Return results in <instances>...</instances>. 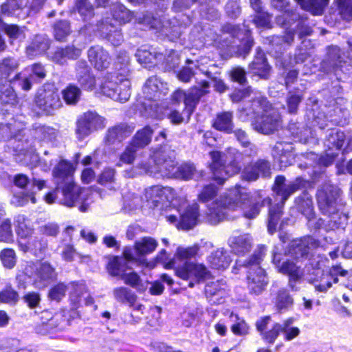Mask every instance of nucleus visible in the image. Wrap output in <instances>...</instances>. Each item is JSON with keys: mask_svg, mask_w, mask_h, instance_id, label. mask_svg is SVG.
Returning a JSON list of instances; mask_svg holds the SVG:
<instances>
[{"mask_svg": "<svg viewBox=\"0 0 352 352\" xmlns=\"http://www.w3.org/2000/svg\"><path fill=\"white\" fill-rule=\"evenodd\" d=\"M333 277L329 273H322L319 279L314 281L315 289L320 292H325L332 285Z\"/></svg>", "mask_w": 352, "mask_h": 352, "instance_id": "64", "label": "nucleus"}, {"mask_svg": "<svg viewBox=\"0 0 352 352\" xmlns=\"http://www.w3.org/2000/svg\"><path fill=\"white\" fill-rule=\"evenodd\" d=\"M250 69L254 71V73L259 76L262 78H267L270 67L266 61L265 54L263 51L258 50L254 60L250 65Z\"/></svg>", "mask_w": 352, "mask_h": 352, "instance_id": "34", "label": "nucleus"}, {"mask_svg": "<svg viewBox=\"0 0 352 352\" xmlns=\"http://www.w3.org/2000/svg\"><path fill=\"white\" fill-rule=\"evenodd\" d=\"M266 250L264 245L258 247L249 261L244 263L245 266L249 267L247 277L248 289L251 294L255 295L261 294L268 284L265 272L259 266Z\"/></svg>", "mask_w": 352, "mask_h": 352, "instance_id": "9", "label": "nucleus"}, {"mask_svg": "<svg viewBox=\"0 0 352 352\" xmlns=\"http://www.w3.org/2000/svg\"><path fill=\"white\" fill-rule=\"evenodd\" d=\"M32 278V285L35 288L44 289L56 278V269L48 261H37L32 263L26 268L27 273Z\"/></svg>", "mask_w": 352, "mask_h": 352, "instance_id": "14", "label": "nucleus"}, {"mask_svg": "<svg viewBox=\"0 0 352 352\" xmlns=\"http://www.w3.org/2000/svg\"><path fill=\"white\" fill-rule=\"evenodd\" d=\"M75 6L84 21H90L94 16V7L89 0H76Z\"/></svg>", "mask_w": 352, "mask_h": 352, "instance_id": "52", "label": "nucleus"}, {"mask_svg": "<svg viewBox=\"0 0 352 352\" xmlns=\"http://www.w3.org/2000/svg\"><path fill=\"white\" fill-rule=\"evenodd\" d=\"M207 261L212 268L223 270L230 265L232 258L228 250L221 248L211 252Z\"/></svg>", "mask_w": 352, "mask_h": 352, "instance_id": "31", "label": "nucleus"}, {"mask_svg": "<svg viewBox=\"0 0 352 352\" xmlns=\"http://www.w3.org/2000/svg\"><path fill=\"white\" fill-rule=\"evenodd\" d=\"M112 19L107 17L97 24V30L101 36L106 38L113 45L118 46L123 41L121 29L111 23Z\"/></svg>", "mask_w": 352, "mask_h": 352, "instance_id": "21", "label": "nucleus"}, {"mask_svg": "<svg viewBox=\"0 0 352 352\" xmlns=\"http://www.w3.org/2000/svg\"><path fill=\"white\" fill-rule=\"evenodd\" d=\"M131 82L126 78L108 76L100 86V92L115 101L126 102L131 96Z\"/></svg>", "mask_w": 352, "mask_h": 352, "instance_id": "11", "label": "nucleus"}, {"mask_svg": "<svg viewBox=\"0 0 352 352\" xmlns=\"http://www.w3.org/2000/svg\"><path fill=\"white\" fill-rule=\"evenodd\" d=\"M88 58L91 63L98 70L107 69L111 63L109 53L101 46L91 47L88 51Z\"/></svg>", "mask_w": 352, "mask_h": 352, "instance_id": "25", "label": "nucleus"}, {"mask_svg": "<svg viewBox=\"0 0 352 352\" xmlns=\"http://www.w3.org/2000/svg\"><path fill=\"white\" fill-rule=\"evenodd\" d=\"M175 153L166 146L152 148L149 158L124 171V176L133 178L144 174L155 177H169L188 180L192 178L195 167L184 163L177 167Z\"/></svg>", "mask_w": 352, "mask_h": 352, "instance_id": "1", "label": "nucleus"}, {"mask_svg": "<svg viewBox=\"0 0 352 352\" xmlns=\"http://www.w3.org/2000/svg\"><path fill=\"white\" fill-rule=\"evenodd\" d=\"M186 63L187 65L182 67L177 74V78L183 82H190L191 78L196 74L195 70L198 69L197 63L187 59Z\"/></svg>", "mask_w": 352, "mask_h": 352, "instance_id": "51", "label": "nucleus"}, {"mask_svg": "<svg viewBox=\"0 0 352 352\" xmlns=\"http://www.w3.org/2000/svg\"><path fill=\"white\" fill-rule=\"evenodd\" d=\"M210 85L207 81H201L199 86H195L184 91L181 89H177L172 95V100L176 102L183 101L185 104V112L188 117L194 111L200 98L209 92Z\"/></svg>", "mask_w": 352, "mask_h": 352, "instance_id": "12", "label": "nucleus"}, {"mask_svg": "<svg viewBox=\"0 0 352 352\" xmlns=\"http://www.w3.org/2000/svg\"><path fill=\"white\" fill-rule=\"evenodd\" d=\"M213 127L226 133H230L233 128L232 113L230 111L218 113L213 122Z\"/></svg>", "mask_w": 352, "mask_h": 352, "instance_id": "42", "label": "nucleus"}, {"mask_svg": "<svg viewBox=\"0 0 352 352\" xmlns=\"http://www.w3.org/2000/svg\"><path fill=\"white\" fill-rule=\"evenodd\" d=\"M228 243L235 254L244 255L252 249V238L248 234L232 236L228 240Z\"/></svg>", "mask_w": 352, "mask_h": 352, "instance_id": "29", "label": "nucleus"}, {"mask_svg": "<svg viewBox=\"0 0 352 352\" xmlns=\"http://www.w3.org/2000/svg\"><path fill=\"white\" fill-rule=\"evenodd\" d=\"M142 92L145 98L156 100L167 94L166 85L156 76H152L146 81Z\"/></svg>", "mask_w": 352, "mask_h": 352, "instance_id": "23", "label": "nucleus"}, {"mask_svg": "<svg viewBox=\"0 0 352 352\" xmlns=\"http://www.w3.org/2000/svg\"><path fill=\"white\" fill-rule=\"evenodd\" d=\"M98 182L101 185L107 186L111 191L116 190V170L113 168H105L98 177Z\"/></svg>", "mask_w": 352, "mask_h": 352, "instance_id": "56", "label": "nucleus"}, {"mask_svg": "<svg viewBox=\"0 0 352 352\" xmlns=\"http://www.w3.org/2000/svg\"><path fill=\"white\" fill-rule=\"evenodd\" d=\"M204 311L201 307H196L185 313L183 316L182 324L186 327H190L195 321L200 320Z\"/></svg>", "mask_w": 352, "mask_h": 352, "instance_id": "62", "label": "nucleus"}, {"mask_svg": "<svg viewBox=\"0 0 352 352\" xmlns=\"http://www.w3.org/2000/svg\"><path fill=\"white\" fill-rule=\"evenodd\" d=\"M72 173V164L65 160L60 161L53 170L54 182L57 186H60L63 183L66 185L67 183L72 182L70 179Z\"/></svg>", "mask_w": 352, "mask_h": 352, "instance_id": "35", "label": "nucleus"}, {"mask_svg": "<svg viewBox=\"0 0 352 352\" xmlns=\"http://www.w3.org/2000/svg\"><path fill=\"white\" fill-rule=\"evenodd\" d=\"M105 126L104 118L95 111H89L79 117L76 122V135L82 140L91 133Z\"/></svg>", "mask_w": 352, "mask_h": 352, "instance_id": "17", "label": "nucleus"}, {"mask_svg": "<svg viewBox=\"0 0 352 352\" xmlns=\"http://www.w3.org/2000/svg\"><path fill=\"white\" fill-rule=\"evenodd\" d=\"M233 322L230 329L232 332L238 336H245L249 333L250 327L243 318H240L237 314L232 313L230 316Z\"/></svg>", "mask_w": 352, "mask_h": 352, "instance_id": "49", "label": "nucleus"}, {"mask_svg": "<svg viewBox=\"0 0 352 352\" xmlns=\"http://www.w3.org/2000/svg\"><path fill=\"white\" fill-rule=\"evenodd\" d=\"M294 39V33L287 31L284 36H272L265 39L264 43L271 46V52L282 54L283 52L292 45Z\"/></svg>", "mask_w": 352, "mask_h": 352, "instance_id": "28", "label": "nucleus"}, {"mask_svg": "<svg viewBox=\"0 0 352 352\" xmlns=\"http://www.w3.org/2000/svg\"><path fill=\"white\" fill-rule=\"evenodd\" d=\"M138 149L129 144L120 154L117 166H121L122 164H131L136 156Z\"/></svg>", "mask_w": 352, "mask_h": 352, "instance_id": "63", "label": "nucleus"}, {"mask_svg": "<svg viewBox=\"0 0 352 352\" xmlns=\"http://www.w3.org/2000/svg\"><path fill=\"white\" fill-rule=\"evenodd\" d=\"M133 131V127L126 124H120L109 128L105 136V142L108 145L120 144L128 138Z\"/></svg>", "mask_w": 352, "mask_h": 352, "instance_id": "26", "label": "nucleus"}, {"mask_svg": "<svg viewBox=\"0 0 352 352\" xmlns=\"http://www.w3.org/2000/svg\"><path fill=\"white\" fill-rule=\"evenodd\" d=\"M294 319L293 318H287L280 323L281 333L283 335L284 340L291 341L297 338L300 333V329L293 325Z\"/></svg>", "mask_w": 352, "mask_h": 352, "instance_id": "50", "label": "nucleus"}, {"mask_svg": "<svg viewBox=\"0 0 352 352\" xmlns=\"http://www.w3.org/2000/svg\"><path fill=\"white\" fill-rule=\"evenodd\" d=\"M327 215L330 219L328 221V225L325 226L326 230H334L343 227L348 220V217L345 214L339 212L338 207L336 211Z\"/></svg>", "mask_w": 352, "mask_h": 352, "instance_id": "55", "label": "nucleus"}, {"mask_svg": "<svg viewBox=\"0 0 352 352\" xmlns=\"http://www.w3.org/2000/svg\"><path fill=\"white\" fill-rule=\"evenodd\" d=\"M62 93L65 101L69 104L77 103L81 96V90L75 85H69Z\"/></svg>", "mask_w": 352, "mask_h": 352, "instance_id": "60", "label": "nucleus"}, {"mask_svg": "<svg viewBox=\"0 0 352 352\" xmlns=\"http://www.w3.org/2000/svg\"><path fill=\"white\" fill-rule=\"evenodd\" d=\"M294 304L293 298L285 289L278 291L276 299V307L279 311L289 309Z\"/></svg>", "mask_w": 352, "mask_h": 352, "instance_id": "54", "label": "nucleus"}, {"mask_svg": "<svg viewBox=\"0 0 352 352\" xmlns=\"http://www.w3.org/2000/svg\"><path fill=\"white\" fill-rule=\"evenodd\" d=\"M152 134L151 129L149 126H145L135 133L130 144L137 149L142 148L150 143Z\"/></svg>", "mask_w": 352, "mask_h": 352, "instance_id": "43", "label": "nucleus"}, {"mask_svg": "<svg viewBox=\"0 0 352 352\" xmlns=\"http://www.w3.org/2000/svg\"><path fill=\"white\" fill-rule=\"evenodd\" d=\"M129 270L128 263L121 256H113L109 258L107 270L111 276L121 278L124 274Z\"/></svg>", "mask_w": 352, "mask_h": 352, "instance_id": "37", "label": "nucleus"}, {"mask_svg": "<svg viewBox=\"0 0 352 352\" xmlns=\"http://www.w3.org/2000/svg\"><path fill=\"white\" fill-rule=\"evenodd\" d=\"M270 163L266 160H259L247 165L243 170L241 176L245 180L255 181L260 175L266 177H270Z\"/></svg>", "mask_w": 352, "mask_h": 352, "instance_id": "22", "label": "nucleus"}, {"mask_svg": "<svg viewBox=\"0 0 352 352\" xmlns=\"http://www.w3.org/2000/svg\"><path fill=\"white\" fill-rule=\"evenodd\" d=\"M302 9L311 12L314 15H321L324 8L328 5L329 0H296Z\"/></svg>", "mask_w": 352, "mask_h": 352, "instance_id": "41", "label": "nucleus"}, {"mask_svg": "<svg viewBox=\"0 0 352 352\" xmlns=\"http://www.w3.org/2000/svg\"><path fill=\"white\" fill-rule=\"evenodd\" d=\"M69 301L72 309H76L82 305L83 298L87 294L86 285L80 282H73L69 284Z\"/></svg>", "mask_w": 352, "mask_h": 352, "instance_id": "36", "label": "nucleus"}, {"mask_svg": "<svg viewBox=\"0 0 352 352\" xmlns=\"http://www.w3.org/2000/svg\"><path fill=\"white\" fill-rule=\"evenodd\" d=\"M239 118L245 122L251 120L254 129L267 135L279 126L280 115L260 94L252 101L251 106L239 110Z\"/></svg>", "mask_w": 352, "mask_h": 352, "instance_id": "4", "label": "nucleus"}, {"mask_svg": "<svg viewBox=\"0 0 352 352\" xmlns=\"http://www.w3.org/2000/svg\"><path fill=\"white\" fill-rule=\"evenodd\" d=\"M296 205L298 210L308 219L311 226L314 217L312 196L307 191H303L296 199Z\"/></svg>", "mask_w": 352, "mask_h": 352, "instance_id": "30", "label": "nucleus"}, {"mask_svg": "<svg viewBox=\"0 0 352 352\" xmlns=\"http://www.w3.org/2000/svg\"><path fill=\"white\" fill-rule=\"evenodd\" d=\"M112 292L113 298L121 303L133 305L136 300L135 294L126 287H117L113 289Z\"/></svg>", "mask_w": 352, "mask_h": 352, "instance_id": "48", "label": "nucleus"}, {"mask_svg": "<svg viewBox=\"0 0 352 352\" xmlns=\"http://www.w3.org/2000/svg\"><path fill=\"white\" fill-rule=\"evenodd\" d=\"M76 72V79L80 86L85 90H93L96 86V79L86 61H78Z\"/></svg>", "mask_w": 352, "mask_h": 352, "instance_id": "24", "label": "nucleus"}, {"mask_svg": "<svg viewBox=\"0 0 352 352\" xmlns=\"http://www.w3.org/2000/svg\"><path fill=\"white\" fill-rule=\"evenodd\" d=\"M292 150V144L285 142H278L274 146L272 155L279 163L280 168H285L292 164L293 160Z\"/></svg>", "mask_w": 352, "mask_h": 352, "instance_id": "27", "label": "nucleus"}, {"mask_svg": "<svg viewBox=\"0 0 352 352\" xmlns=\"http://www.w3.org/2000/svg\"><path fill=\"white\" fill-rule=\"evenodd\" d=\"M0 102L3 104H14L16 95L11 87V80L0 82Z\"/></svg>", "mask_w": 352, "mask_h": 352, "instance_id": "44", "label": "nucleus"}, {"mask_svg": "<svg viewBox=\"0 0 352 352\" xmlns=\"http://www.w3.org/2000/svg\"><path fill=\"white\" fill-rule=\"evenodd\" d=\"M110 10L112 19L119 25L129 23L132 19L135 18L138 23L155 29L162 35L170 37V39L179 37L184 28L176 18L170 19L166 15L156 18L150 13H140L135 15L123 4L118 2L111 5Z\"/></svg>", "mask_w": 352, "mask_h": 352, "instance_id": "3", "label": "nucleus"}, {"mask_svg": "<svg viewBox=\"0 0 352 352\" xmlns=\"http://www.w3.org/2000/svg\"><path fill=\"white\" fill-rule=\"evenodd\" d=\"M121 279L124 280L125 284L135 288L138 291L143 292L146 288L140 276L135 272H128L126 271Z\"/></svg>", "mask_w": 352, "mask_h": 352, "instance_id": "57", "label": "nucleus"}, {"mask_svg": "<svg viewBox=\"0 0 352 352\" xmlns=\"http://www.w3.org/2000/svg\"><path fill=\"white\" fill-rule=\"evenodd\" d=\"M286 179L284 176L279 175L275 179L272 188L276 195L280 197V203L276 206L270 207L269 209L268 231L273 234L282 214V208L286 200L296 191L305 186L306 181L298 177L294 181L285 183Z\"/></svg>", "mask_w": 352, "mask_h": 352, "instance_id": "7", "label": "nucleus"}, {"mask_svg": "<svg viewBox=\"0 0 352 352\" xmlns=\"http://www.w3.org/2000/svg\"><path fill=\"white\" fill-rule=\"evenodd\" d=\"M19 300L18 292L11 286H6L0 292V302L14 305Z\"/></svg>", "mask_w": 352, "mask_h": 352, "instance_id": "61", "label": "nucleus"}, {"mask_svg": "<svg viewBox=\"0 0 352 352\" xmlns=\"http://www.w3.org/2000/svg\"><path fill=\"white\" fill-rule=\"evenodd\" d=\"M19 65V61L13 58H6L0 62V82L8 81L11 73L18 68Z\"/></svg>", "mask_w": 352, "mask_h": 352, "instance_id": "45", "label": "nucleus"}, {"mask_svg": "<svg viewBox=\"0 0 352 352\" xmlns=\"http://www.w3.org/2000/svg\"><path fill=\"white\" fill-rule=\"evenodd\" d=\"M27 0H7L1 6V12L8 16L25 17Z\"/></svg>", "mask_w": 352, "mask_h": 352, "instance_id": "33", "label": "nucleus"}, {"mask_svg": "<svg viewBox=\"0 0 352 352\" xmlns=\"http://www.w3.org/2000/svg\"><path fill=\"white\" fill-rule=\"evenodd\" d=\"M157 246V242L151 237H144L135 243L136 254L142 256L152 253Z\"/></svg>", "mask_w": 352, "mask_h": 352, "instance_id": "47", "label": "nucleus"}, {"mask_svg": "<svg viewBox=\"0 0 352 352\" xmlns=\"http://www.w3.org/2000/svg\"><path fill=\"white\" fill-rule=\"evenodd\" d=\"M63 198L60 204L67 207H74L80 204L79 210L82 212L87 211L89 204L87 202L89 192L82 189L72 182H68L62 188Z\"/></svg>", "mask_w": 352, "mask_h": 352, "instance_id": "16", "label": "nucleus"}, {"mask_svg": "<svg viewBox=\"0 0 352 352\" xmlns=\"http://www.w3.org/2000/svg\"><path fill=\"white\" fill-rule=\"evenodd\" d=\"M50 47V41L44 35H37L32 43L27 47V55L32 58L38 54L45 52Z\"/></svg>", "mask_w": 352, "mask_h": 352, "instance_id": "39", "label": "nucleus"}, {"mask_svg": "<svg viewBox=\"0 0 352 352\" xmlns=\"http://www.w3.org/2000/svg\"><path fill=\"white\" fill-rule=\"evenodd\" d=\"M53 32L57 41H64L71 33L69 23L65 20H60L54 23Z\"/></svg>", "mask_w": 352, "mask_h": 352, "instance_id": "58", "label": "nucleus"}, {"mask_svg": "<svg viewBox=\"0 0 352 352\" xmlns=\"http://www.w3.org/2000/svg\"><path fill=\"white\" fill-rule=\"evenodd\" d=\"M223 34L218 36L214 40V44L219 48L230 47V52L234 51V46L232 45L234 41H231L230 38H237L241 40V44L238 50L240 56H245L250 51L253 45V39L252 38L250 31L245 30L244 32L241 30L238 26L232 24H226L222 28Z\"/></svg>", "mask_w": 352, "mask_h": 352, "instance_id": "10", "label": "nucleus"}, {"mask_svg": "<svg viewBox=\"0 0 352 352\" xmlns=\"http://www.w3.org/2000/svg\"><path fill=\"white\" fill-rule=\"evenodd\" d=\"M341 63L340 48L333 46L328 49L327 58L322 62L321 67L327 73L333 72L337 75Z\"/></svg>", "mask_w": 352, "mask_h": 352, "instance_id": "32", "label": "nucleus"}, {"mask_svg": "<svg viewBox=\"0 0 352 352\" xmlns=\"http://www.w3.org/2000/svg\"><path fill=\"white\" fill-rule=\"evenodd\" d=\"M19 245L24 252H30L36 256L43 253L47 247V241L38 237L31 238L28 242L19 241Z\"/></svg>", "mask_w": 352, "mask_h": 352, "instance_id": "38", "label": "nucleus"}, {"mask_svg": "<svg viewBox=\"0 0 352 352\" xmlns=\"http://www.w3.org/2000/svg\"><path fill=\"white\" fill-rule=\"evenodd\" d=\"M34 130L36 138L41 141H53L57 135L56 130L50 126L36 125Z\"/></svg>", "mask_w": 352, "mask_h": 352, "instance_id": "53", "label": "nucleus"}, {"mask_svg": "<svg viewBox=\"0 0 352 352\" xmlns=\"http://www.w3.org/2000/svg\"><path fill=\"white\" fill-rule=\"evenodd\" d=\"M16 232L20 237V241L30 236L33 233V229L30 225V221L23 216H19L16 219Z\"/></svg>", "mask_w": 352, "mask_h": 352, "instance_id": "59", "label": "nucleus"}, {"mask_svg": "<svg viewBox=\"0 0 352 352\" xmlns=\"http://www.w3.org/2000/svg\"><path fill=\"white\" fill-rule=\"evenodd\" d=\"M36 106L46 114H52L61 107V100L57 91L53 89H40L35 98Z\"/></svg>", "mask_w": 352, "mask_h": 352, "instance_id": "19", "label": "nucleus"}, {"mask_svg": "<svg viewBox=\"0 0 352 352\" xmlns=\"http://www.w3.org/2000/svg\"><path fill=\"white\" fill-rule=\"evenodd\" d=\"M217 191L214 185L210 184L204 186L198 196L200 201L206 204V217L211 224H217L228 216L227 205L229 202V191L217 198Z\"/></svg>", "mask_w": 352, "mask_h": 352, "instance_id": "8", "label": "nucleus"}, {"mask_svg": "<svg viewBox=\"0 0 352 352\" xmlns=\"http://www.w3.org/2000/svg\"><path fill=\"white\" fill-rule=\"evenodd\" d=\"M135 56L140 64L144 65L145 67H151V65L157 63L155 60L160 58L162 54H157L153 48L142 47L138 50Z\"/></svg>", "mask_w": 352, "mask_h": 352, "instance_id": "40", "label": "nucleus"}, {"mask_svg": "<svg viewBox=\"0 0 352 352\" xmlns=\"http://www.w3.org/2000/svg\"><path fill=\"white\" fill-rule=\"evenodd\" d=\"M345 143V135L342 131L331 130L325 142L329 150H340Z\"/></svg>", "mask_w": 352, "mask_h": 352, "instance_id": "46", "label": "nucleus"}, {"mask_svg": "<svg viewBox=\"0 0 352 352\" xmlns=\"http://www.w3.org/2000/svg\"><path fill=\"white\" fill-rule=\"evenodd\" d=\"M318 246V241L312 236H307L297 239L289 243L285 252V254L292 259L281 262L280 254L277 253L275 248L273 250L272 261L280 273L296 278H302L304 275L302 266L307 267L310 265L314 269L319 268V262L313 254V250Z\"/></svg>", "mask_w": 352, "mask_h": 352, "instance_id": "2", "label": "nucleus"}, {"mask_svg": "<svg viewBox=\"0 0 352 352\" xmlns=\"http://www.w3.org/2000/svg\"><path fill=\"white\" fill-rule=\"evenodd\" d=\"M228 199V212L240 210L248 219L255 218L259 214L261 208L270 205L272 201L269 197L262 199L261 195L258 198L250 199L248 190L239 186L229 190Z\"/></svg>", "mask_w": 352, "mask_h": 352, "instance_id": "6", "label": "nucleus"}, {"mask_svg": "<svg viewBox=\"0 0 352 352\" xmlns=\"http://www.w3.org/2000/svg\"><path fill=\"white\" fill-rule=\"evenodd\" d=\"M340 188L330 183L320 186L316 192V199L319 210L324 214H329L337 210Z\"/></svg>", "mask_w": 352, "mask_h": 352, "instance_id": "15", "label": "nucleus"}, {"mask_svg": "<svg viewBox=\"0 0 352 352\" xmlns=\"http://www.w3.org/2000/svg\"><path fill=\"white\" fill-rule=\"evenodd\" d=\"M186 198L179 197L177 200V211L179 214V221L177 216L170 214L166 217L167 221L171 223H177L178 228L183 230H189L193 228L197 222L199 216V206L197 204L186 206Z\"/></svg>", "mask_w": 352, "mask_h": 352, "instance_id": "13", "label": "nucleus"}, {"mask_svg": "<svg viewBox=\"0 0 352 352\" xmlns=\"http://www.w3.org/2000/svg\"><path fill=\"white\" fill-rule=\"evenodd\" d=\"M209 272L202 264L185 263L184 265L176 270L177 275L183 280H189L188 286L192 287L195 283L206 277Z\"/></svg>", "mask_w": 352, "mask_h": 352, "instance_id": "20", "label": "nucleus"}, {"mask_svg": "<svg viewBox=\"0 0 352 352\" xmlns=\"http://www.w3.org/2000/svg\"><path fill=\"white\" fill-rule=\"evenodd\" d=\"M210 155L213 179L219 184L223 183L228 177L238 173L241 168L243 155L236 148H229L226 152L212 151Z\"/></svg>", "mask_w": 352, "mask_h": 352, "instance_id": "5", "label": "nucleus"}, {"mask_svg": "<svg viewBox=\"0 0 352 352\" xmlns=\"http://www.w3.org/2000/svg\"><path fill=\"white\" fill-rule=\"evenodd\" d=\"M144 195L146 201L152 204L151 207L157 206L158 204L165 201L172 203L173 206L177 205L176 193L170 187L153 186L145 189Z\"/></svg>", "mask_w": 352, "mask_h": 352, "instance_id": "18", "label": "nucleus"}]
</instances>
